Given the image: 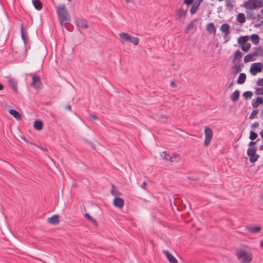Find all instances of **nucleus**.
<instances>
[{"label":"nucleus","instance_id":"nucleus-24","mask_svg":"<svg viewBox=\"0 0 263 263\" xmlns=\"http://www.w3.org/2000/svg\"><path fill=\"white\" fill-rule=\"evenodd\" d=\"M43 123L40 120H36L34 122V128L37 130H41L43 128Z\"/></svg>","mask_w":263,"mask_h":263},{"label":"nucleus","instance_id":"nucleus-4","mask_svg":"<svg viewBox=\"0 0 263 263\" xmlns=\"http://www.w3.org/2000/svg\"><path fill=\"white\" fill-rule=\"evenodd\" d=\"M263 69V65L261 62L253 63L250 68V72L253 76L256 75L257 73L260 72Z\"/></svg>","mask_w":263,"mask_h":263},{"label":"nucleus","instance_id":"nucleus-20","mask_svg":"<svg viewBox=\"0 0 263 263\" xmlns=\"http://www.w3.org/2000/svg\"><path fill=\"white\" fill-rule=\"evenodd\" d=\"M32 4L37 10H41L43 8V5L40 0H32Z\"/></svg>","mask_w":263,"mask_h":263},{"label":"nucleus","instance_id":"nucleus-7","mask_svg":"<svg viewBox=\"0 0 263 263\" xmlns=\"http://www.w3.org/2000/svg\"><path fill=\"white\" fill-rule=\"evenodd\" d=\"M32 82L31 83V86L33 87L35 89H38L41 88V86L42 85V82L41 81V79L38 76H34L32 77Z\"/></svg>","mask_w":263,"mask_h":263},{"label":"nucleus","instance_id":"nucleus-27","mask_svg":"<svg viewBox=\"0 0 263 263\" xmlns=\"http://www.w3.org/2000/svg\"><path fill=\"white\" fill-rule=\"evenodd\" d=\"M249 40V37L247 35H245V36H241L240 37L238 38V43L241 45V46H242V45L245 44L246 43L247 41Z\"/></svg>","mask_w":263,"mask_h":263},{"label":"nucleus","instance_id":"nucleus-44","mask_svg":"<svg viewBox=\"0 0 263 263\" xmlns=\"http://www.w3.org/2000/svg\"><path fill=\"white\" fill-rule=\"evenodd\" d=\"M256 93L257 95H263V87L257 88L256 89Z\"/></svg>","mask_w":263,"mask_h":263},{"label":"nucleus","instance_id":"nucleus-52","mask_svg":"<svg viewBox=\"0 0 263 263\" xmlns=\"http://www.w3.org/2000/svg\"><path fill=\"white\" fill-rule=\"evenodd\" d=\"M147 183L145 181H144L143 182L142 185H141V187L143 189H145V186H147Z\"/></svg>","mask_w":263,"mask_h":263},{"label":"nucleus","instance_id":"nucleus-14","mask_svg":"<svg viewBox=\"0 0 263 263\" xmlns=\"http://www.w3.org/2000/svg\"><path fill=\"white\" fill-rule=\"evenodd\" d=\"M243 7L246 9H250V10L257 9L256 5V4H255V3L254 2V0H249L247 2H246L243 4Z\"/></svg>","mask_w":263,"mask_h":263},{"label":"nucleus","instance_id":"nucleus-13","mask_svg":"<svg viewBox=\"0 0 263 263\" xmlns=\"http://www.w3.org/2000/svg\"><path fill=\"white\" fill-rule=\"evenodd\" d=\"M47 221L49 223L56 225L60 223L59 216L58 215H54L50 217H49L47 219Z\"/></svg>","mask_w":263,"mask_h":263},{"label":"nucleus","instance_id":"nucleus-62","mask_svg":"<svg viewBox=\"0 0 263 263\" xmlns=\"http://www.w3.org/2000/svg\"><path fill=\"white\" fill-rule=\"evenodd\" d=\"M222 9V7H219L218 8V9L219 11H220V9Z\"/></svg>","mask_w":263,"mask_h":263},{"label":"nucleus","instance_id":"nucleus-48","mask_svg":"<svg viewBox=\"0 0 263 263\" xmlns=\"http://www.w3.org/2000/svg\"><path fill=\"white\" fill-rule=\"evenodd\" d=\"M258 141H259L258 139L256 141H253V140H252L251 141H250L249 142V146H251L254 145L256 143V142Z\"/></svg>","mask_w":263,"mask_h":263},{"label":"nucleus","instance_id":"nucleus-49","mask_svg":"<svg viewBox=\"0 0 263 263\" xmlns=\"http://www.w3.org/2000/svg\"><path fill=\"white\" fill-rule=\"evenodd\" d=\"M259 125V123L257 122H254L253 124H252L251 127L252 128L257 127Z\"/></svg>","mask_w":263,"mask_h":263},{"label":"nucleus","instance_id":"nucleus-50","mask_svg":"<svg viewBox=\"0 0 263 263\" xmlns=\"http://www.w3.org/2000/svg\"><path fill=\"white\" fill-rule=\"evenodd\" d=\"M170 85L173 87H177V84H176V83L174 81H172L171 82V84Z\"/></svg>","mask_w":263,"mask_h":263},{"label":"nucleus","instance_id":"nucleus-3","mask_svg":"<svg viewBox=\"0 0 263 263\" xmlns=\"http://www.w3.org/2000/svg\"><path fill=\"white\" fill-rule=\"evenodd\" d=\"M122 39V43H133L135 45H137L139 42V39L137 37H132L128 33L122 32L119 34Z\"/></svg>","mask_w":263,"mask_h":263},{"label":"nucleus","instance_id":"nucleus-29","mask_svg":"<svg viewBox=\"0 0 263 263\" xmlns=\"http://www.w3.org/2000/svg\"><path fill=\"white\" fill-rule=\"evenodd\" d=\"M254 57V55H253L252 52L247 54L244 58V62L248 63L250 61H254L255 59H253Z\"/></svg>","mask_w":263,"mask_h":263},{"label":"nucleus","instance_id":"nucleus-43","mask_svg":"<svg viewBox=\"0 0 263 263\" xmlns=\"http://www.w3.org/2000/svg\"><path fill=\"white\" fill-rule=\"evenodd\" d=\"M258 113V109L253 110L249 116V119H254L255 118V116L257 115Z\"/></svg>","mask_w":263,"mask_h":263},{"label":"nucleus","instance_id":"nucleus-58","mask_svg":"<svg viewBox=\"0 0 263 263\" xmlns=\"http://www.w3.org/2000/svg\"><path fill=\"white\" fill-rule=\"evenodd\" d=\"M88 143L90 144L95 148V145L92 142H89Z\"/></svg>","mask_w":263,"mask_h":263},{"label":"nucleus","instance_id":"nucleus-26","mask_svg":"<svg viewBox=\"0 0 263 263\" xmlns=\"http://www.w3.org/2000/svg\"><path fill=\"white\" fill-rule=\"evenodd\" d=\"M246 79V75L245 73H240L237 80V83L242 84L245 83Z\"/></svg>","mask_w":263,"mask_h":263},{"label":"nucleus","instance_id":"nucleus-15","mask_svg":"<svg viewBox=\"0 0 263 263\" xmlns=\"http://www.w3.org/2000/svg\"><path fill=\"white\" fill-rule=\"evenodd\" d=\"M9 85L14 90V92H17V81L13 78H9L8 79Z\"/></svg>","mask_w":263,"mask_h":263},{"label":"nucleus","instance_id":"nucleus-18","mask_svg":"<svg viewBox=\"0 0 263 263\" xmlns=\"http://www.w3.org/2000/svg\"><path fill=\"white\" fill-rule=\"evenodd\" d=\"M207 31L209 32L210 33H213L214 35L216 33V28L215 26V25L213 23H210L208 24L206 28Z\"/></svg>","mask_w":263,"mask_h":263},{"label":"nucleus","instance_id":"nucleus-37","mask_svg":"<svg viewBox=\"0 0 263 263\" xmlns=\"http://www.w3.org/2000/svg\"><path fill=\"white\" fill-rule=\"evenodd\" d=\"M251 45L249 43H246V44L242 45L241 46V49L243 51L248 52V50L250 49Z\"/></svg>","mask_w":263,"mask_h":263},{"label":"nucleus","instance_id":"nucleus-39","mask_svg":"<svg viewBox=\"0 0 263 263\" xmlns=\"http://www.w3.org/2000/svg\"><path fill=\"white\" fill-rule=\"evenodd\" d=\"M253 96V93L250 91H247L243 93L242 96L244 98L247 99L248 98L250 99Z\"/></svg>","mask_w":263,"mask_h":263},{"label":"nucleus","instance_id":"nucleus-2","mask_svg":"<svg viewBox=\"0 0 263 263\" xmlns=\"http://www.w3.org/2000/svg\"><path fill=\"white\" fill-rule=\"evenodd\" d=\"M236 255L239 260L242 263H249L252 261V255L248 253L244 250H240L236 253Z\"/></svg>","mask_w":263,"mask_h":263},{"label":"nucleus","instance_id":"nucleus-25","mask_svg":"<svg viewBox=\"0 0 263 263\" xmlns=\"http://www.w3.org/2000/svg\"><path fill=\"white\" fill-rule=\"evenodd\" d=\"M234 64L235 65L233 66V68L235 69V71L234 73L235 74H237L241 71L242 68L243 67V64H238L236 63Z\"/></svg>","mask_w":263,"mask_h":263},{"label":"nucleus","instance_id":"nucleus-55","mask_svg":"<svg viewBox=\"0 0 263 263\" xmlns=\"http://www.w3.org/2000/svg\"><path fill=\"white\" fill-rule=\"evenodd\" d=\"M161 117L162 118H166V119H167L168 118V116H167L166 115H161Z\"/></svg>","mask_w":263,"mask_h":263},{"label":"nucleus","instance_id":"nucleus-6","mask_svg":"<svg viewBox=\"0 0 263 263\" xmlns=\"http://www.w3.org/2000/svg\"><path fill=\"white\" fill-rule=\"evenodd\" d=\"M74 23L76 26L83 29L88 28V22L83 17H77L74 19Z\"/></svg>","mask_w":263,"mask_h":263},{"label":"nucleus","instance_id":"nucleus-30","mask_svg":"<svg viewBox=\"0 0 263 263\" xmlns=\"http://www.w3.org/2000/svg\"><path fill=\"white\" fill-rule=\"evenodd\" d=\"M252 53L254 56H263V50L260 47L256 48L255 51Z\"/></svg>","mask_w":263,"mask_h":263},{"label":"nucleus","instance_id":"nucleus-34","mask_svg":"<svg viewBox=\"0 0 263 263\" xmlns=\"http://www.w3.org/2000/svg\"><path fill=\"white\" fill-rule=\"evenodd\" d=\"M249 231L253 233H258L260 230L261 227L260 226H255L249 228Z\"/></svg>","mask_w":263,"mask_h":263},{"label":"nucleus","instance_id":"nucleus-60","mask_svg":"<svg viewBox=\"0 0 263 263\" xmlns=\"http://www.w3.org/2000/svg\"><path fill=\"white\" fill-rule=\"evenodd\" d=\"M126 3H129L131 2V0H125Z\"/></svg>","mask_w":263,"mask_h":263},{"label":"nucleus","instance_id":"nucleus-47","mask_svg":"<svg viewBox=\"0 0 263 263\" xmlns=\"http://www.w3.org/2000/svg\"><path fill=\"white\" fill-rule=\"evenodd\" d=\"M257 85L263 86V78L259 79L257 82Z\"/></svg>","mask_w":263,"mask_h":263},{"label":"nucleus","instance_id":"nucleus-41","mask_svg":"<svg viewBox=\"0 0 263 263\" xmlns=\"http://www.w3.org/2000/svg\"><path fill=\"white\" fill-rule=\"evenodd\" d=\"M255 4L256 5V8L263 7V1L262 0H254Z\"/></svg>","mask_w":263,"mask_h":263},{"label":"nucleus","instance_id":"nucleus-5","mask_svg":"<svg viewBox=\"0 0 263 263\" xmlns=\"http://www.w3.org/2000/svg\"><path fill=\"white\" fill-rule=\"evenodd\" d=\"M213 130L208 127L204 128L205 139L204 145L206 146H209L213 138Z\"/></svg>","mask_w":263,"mask_h":263},{"label":"nucleus","instance_id":"nucleus-31","mask_svg":"<svg viewBox=\"0 0 263 263\" xmlns=\"http://www.w3.org/2000/svg\"><path fill=\"white\" fill-rule=\"evenodd\" d=\"M9 112L16 119H20L21 118L20 114L16 110L10 109Z\"/></svg>","mask_w":263,"mask_h":263},{"label":"nucleus","instance_id":"nucleus-1","mask_svg":"<svg viewBox=\"0 0 263 263\" xmlns=\"http://www.w3.org/2000/svg\"><path fill=\"white\" fill-rule=\"evenodd\" d=\"M57 13L60 25L66 27L71 21L70 15L65 4H59L57 8Z\"/></svg>","mask_w":263,"mask_h":263},{"label":"nucleus","instance_id":"nucleus-63","mask_svg":"<svg viewBox=\"0 0 263 263\" xmlns=\"http://www.w3.org/2000/svg\"><path fill=\"white\" fill-rule=\"evenodd\" d=\"M261 14L263 15V8L261 10Z\"/></svg>","mask_w":263,"mask_h":263},{"label":"nucleus","instance_id":"nucleus-17","mask_svg":"<svg viewBox=\"0 0 263 263\" xmlns=\"http://www.w3.org/2000/svg\"><path fill=\"white\" fill-rule=\"evenodd\" d=\"M263 104V98L261 97H257L256 100L252 101V106L254 108H257L259 104Z\"/></svg>","mask_w":263,"mask_h":263},{"label":"nucleus","instance_id":"nucleus-40","mask_svg":"<svg viewBox=\"0 0 263 263\" xmlns=\"http://www.w3.org/2000/svg\"><path fill=\"white\" fill-rule=\"evenodd\" d=\"M247 17L248 20L249 19H255L256 17L254 16V13L252 11H249L246 12Z\"/></svg>","mask_w":263,"mask_h":263},{"label":"nucleus","instance_id":"nucleus-12","mask_svg":"<svg viewBox=\"0 0 263 263\" xmlns=\"http://www.w3.org/2000/svg\"><path fill=\"white\" fill-rule=\"evenodd\" d=\"M163 253L171 263H178L176 258L167 250H163Z\"/></svg>","mask_w":263,"mask_h":263},{"label":"nucleus","instance_id":"nucleus-28","mask_svg":"<svg viewBox=\"0 0 263 263\" xmlns=\"http://www.w3.org/2000/svg\"><path fill=\"white\" fill-rule=\"evenodd\" d=\"M237 21L240 23H244L246 22V17L243 13H239L237 16Z\"/></svg>","mask_w":263,"mask_h":263},{"label":"nucleus","instance_id":"nucleus-42","mask_svg":"<svg viewBox=\"0 0 263 263\" xmlns=\"http://www.w3.org/2000/svg\"><path fill=\"white\" fill-rule=\"evenodd\" d=\"M258 135L253 130H251L250 132V136H249V138L251 140H255V139L257 138Z\"/></svg>","mask_w":263,"mask_h":263},{"label":"nucleus","instance_id":"nucleus-61","mask_svg":"<svg viewBox=\"0 0 263 263\" xmlns=\"http://www.w3.org/2000/svg\"><path fill=\"white\" fill-rule=\"evenodd\" d=\"M232 85H233V83L232 82V83L230 84V86H229V88H230Z\"/></svg>","mask_w":263,"mask_h":263},{"label":"nucleus","instance_id":"nucleus-10","mask_svg":"<svg viewBox=\"0 0 263 263\" xmlns=\"http://www.w3.org/2000/svg\"><path fill=\"white\" fill-rule=\"evenodd\" d=\"M203 0H196L191 7L190 11L192 15L195 14L198 10V7Z\"/></svg>","mask_w":263,"mask_h":263},{"label":"nucleus","instance_id":"nucleus-21","mask_svg":"<svg viewBox=\"0 0 263 263\" xmlns=\"http://www.w3.org/2000/svg\"><path fill=\"white\" fill-rule=\"evenodd\" d=\"M239 96L240 91L238 90H236L232 94L231 99L233 102H235L238 100Z\"/></svg>","mask_w":263,"mask_h":263},{"label":"nucleus","instance_id":"nucleus-11","mask_svg":"<svg viewBox=\"0 0 263 263\" xmlns=\"http://www.w3.org/2000/svg\"><path fill=\"white\" fill-rule=\"evenodd\" d=\"M242 57V53L239 50H237L234 54V56L232 59V63L237 64L239 63Z\"/></svg>","mask_w":263,"mask_h":263},{"label":"nucleus","instance_id":"nucleus-32","mask_svg":"<svg viewBox=\"0 0 263 263\" xmlns=\"http://www.w3.org/2000/svg\"><path fill=\"white\" fill-rule=\"evenodd\" d=\"M249 157L250 162L252 163L256 162L259 157V155L257 154L250 155Z\"/></svg>","mask_w":263,"mask_h":263},{"label":"nucleus","instance_id":"nucleus-23","mask_svg":"<svg viewBox=\"0 0 263 263\" xmlns=\"http://www.w3.org/2000/svg\"><path fill=\"white\" fill-rule=\"evenodd\" d=\"M21 33L22 39L23 40L24 44L25 45L27 44L28 43V39H27V37L26 36V35L24 33V25L23 23H22L21 25Z\"/></svg>","mask_w":263,"mask_h":263},{"label":"nucleus","instance_id":"nucleus-9","mask_svg":"<svg viewBox=\"0 0 263 263\" xmlns=\"http://www.w3.org/2000/svg\"><path fill=\"white\" fill-rule=\"evenodd\" d=\"M114 205L118 208H122L124 205V200L123 199L116 197L113 201Z\"/></svg>","mask_w":263,"mask_h":263},{"label":"nucleus","instance_id":"nucleus-36","mask_svg":"<svg viewBox=\"0 0 263 263\" xmlns=\"http://www.w3.org/2000/svg\"><path fill=\"white\" fill-rule=\"evenodd\" d=\"M195 27V25L194 24V22L192 21L191 22L188 26L186 27L185 31L184 33L187 34L190 30L193 29Z\"/></svg>","mask_w":263,"mask_h":263},{"label":"nucleus","instance_id":"nucleus-35","mask_svg":"<svg viewBox=\"0 0 263 263\" xmlns=\"http://www.w3.org/2000/svg\"><path fill=\"white\" fill-rule=\"evenodd\" d=\"M234 0H226V6L229 8L230 10L233 9L234 7Z\"/></svg>","mask_w":263,"mask_h":263},{"label":"nucleus","instance_id":"nucleus-53","mask_svg":"<svg viewBox=\"0 0 263 263\" xmlns=\"http://www.w3.org/2000/svg\"><path fill=\"white\" fill-rule=\"evenodd\" d=\"M66 108L68 109L69 110L71 111V106L70 105H68L66 106Z\"/></svg>","mask_w":263,"mask_h":263},{"label":"nucleus","instance_id":"nucleus-45","mask_svg":"<svg viewBox=\"0 0 263 263\" xmlns=\"http://www.w3.org/2000/svg\"><path fill=\"white\" fill-rule=\"evenodd\" d=\"M193 2L194 0H184L183 3L187 6H190L193 3Z\"/></svg>","mask_w":263,"mask_h":263},{"label":"nucleus","instance_id":"nucleus-51","mask_svg":"<svg viewBox=\"0 0 263 263\" xmlns=\"http://www.w3.org/2000/svg\"><path fill=\"white\" fill-rule=\"evenodd\" d=\"M115 186L114 185H112V189H111V194L114 195V196H115L116 195V194L114 193V188H115Z\"/></svg>","mask_w":263,"mask_h":263},{"label":"nucleus","instance_id":"nucleus-19","mask_svg":"<svg viewBox=\"0 0 263 263\" xmlns=\"http://www.w3.org/2000/svg\"><path fill=\"white\" fill-rule=\"evenodd\" d=\"M188 10H184L183 9H179L177 12L176 14L178 19H180L182 17H185L187 14Z\"/></svg>","mask_w":263,"mask_h":263},{"label":"nucleus","instance_id":"nucleus-59","mask_svg":"<svg viewBox=\"0 0 263 263\" xmlns=\"http://www.w3.org/2000/svg\"><path fill=\"white\" fill-rule=\"evenodd\" d=\"M259 150H263V144L259 147Z\"/></svg>","mask_w":263,"mask_h":263},{"label":"nucleus","instance_id":"nucleus-56","mask_svg":"<svg viewBox=\"0 0 263 263\" xmlns=\"http://www.w3.org/2000/svg\"><path fill=\"white\" fill-rule=\"evenodd\" d=\"M4 88L3 85L0 83V90L4 89Z\"/></svg>","mask_w":263,"mask_h":263},{"label":"nucleus","instance_id":"nucleus-33","mask_svg":"<svg viewBox=\"0 0 263 263\" xmlns=\"http://www.w3.org/2000/svg\"><path fill=\"white\" fill-rule=\"evenodd\" d=\"M257 151V147L255 146L252 147L251 148H248L247 151V154L248 156L256 154Z\"/></svg>","mask_w":263,"mask_h":263},{"label":"nucleus","instance_id":"nucleus-16","mask_svg":"<svg viewBox=\"0 0 263 263\" xmlns=\"http://www.w3.org/2000/svg\"><path fill=\"white\" fill-rule=\"evenodd\" d=\"M164 156L162 155V157H163V159H165L166 160L170 161L171 162H174L176 160V157L175 154H173V156L171 155L170 154H167L166 152H163Z\"/></svg>","mask_w":263,"mask_h":263},{"label":"nucleus","instance_id":"nucleus-22","mask_svg":"<svg viewBox=\"0 0 263 263\" xmlns=\"http://www.w3.org/2000/svg\"><path fill=\"white\" fill-rule=\"evenodd\" d=\"M252 42L257 45L259 42V37L257 34H253L250 36Z\"/></svg>","mask_w":263,"mask_h":263},{"label":"nucleus","instance_id":"nucleus-46","mask_svg":"<svg viewBox=\"0 0 263 263\" xmlns=\"http://www.w3.org/2000/svg\"><path fill=\"white\" fill-rule=\"evenodd\" d=\"M88 118L90 120H97L98 119V117L96 116L93 115H89L88 117Z\"/></svg>","mask_w":263,"mask_h":263},{"label":"nucleus","instance_id":"nucleus-38","mask_svg":"<svg viewBox=\"0 0 263 263\" xmlns=\"http://www.w3.org/2000/svg\"><path fill=\"white\" fill-rule=\"evenodd\" d=\"M84 216L85 218H86L87 219H88L90 221L92 222L95 224L96 225L97 224V221L93 217H92L88 213H85L84 214Z\"/></svg>","mask_w":263,"mask_h":263},{"label":"nucleus","instance_id":"nucleus-8","mask_svg":"<svg viewBox=\"0 0 263 263\" xmlns=\"http://www.w3.org/2000/svg\"><path fill=\"white\" fill-rule=\"evenodd\" d=\"M220 30L224 33L223 37L226 39L230 32V26L228 24H223L220 27Z\"/></svg>","mask_w":263,"mask_h":263},{"label":"nucleus","instance_id":"nucleus-64","mask_svg":"<svg viewBox=\"0 0 263 263\" xmlns=\"http://www.w3.org/2000/svg\"><path fill=\"white\" fill-rule=\"evenodd\" d=\"M229 40V38L228 39L226 40L225 42H228Z\"/></svg>","mask_w":263,"mask_h":263},{"label":"nucleus","instance_id":"nucleus-54","mask_svg":"<svg viewBox=\"0 0 263 263\" xmlns=\"http://www.w3.org/2000/svg\"><path fill=\"white\" fill-rule=\"evenodd\" d=\"M261 17H262L261 15L260 14H258L257 15L256 17V18L257 20H259V19H260V18H261Z\"/></svg>","mask_w":263,"mask_h":263},{"label":"nucleus","instance_id":"nucleus-57","mask_svg":"<svg viewBox=\"0 0 263 263\" xmlns=\"http://www.w3.org/2000/svg\"><path fill=\"white\" fill-rule=\"evenodd\" d=\"M260 136L261 137V138H263V129L259 133Z\"/></svg>","mask_w":263,"mask_h":263}]
</instances>
